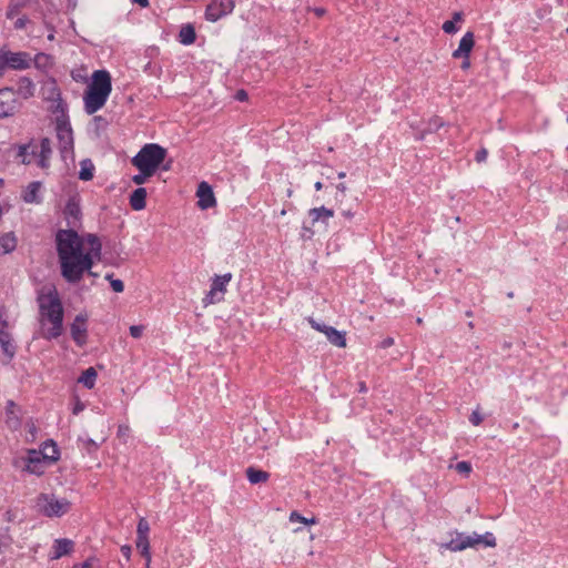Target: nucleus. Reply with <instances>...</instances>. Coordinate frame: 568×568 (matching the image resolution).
Instances as JSON below:
<instances>
[{"label":"nucleus","instance_id":"obj_1","mask_svg":"<svg viewBox=\"0 0 568 568\" xmlns=\"http://www.w3.org/2000/svg\"><path fill=\"white\" fill-rule=\"evenodd\" d=\"M57 253L61 276L70 284L79 283L91 271L93 261L83 252V239L73 229L59 230L55 234Z\"/></svg>","mask_w":568,"mask_h":568},{"label":"nucleus","instance_id":"obj_2","mask_svg":"<svg viewBox=\"0 0 568 568\" xmlns=\"http://www.w3.org/2000/svg\"><path fill=\"white\" fill-rule=\"evenodd\" d=\"M38 302L41 325L44 326L45 322L51 324V327L43 331L41 336L48 341L58 338L63 331V306L58 292L52 290L47 295L39 296Z\"/></svg>","mask_w":568,"mask_h":568},{"label":"nucleus","instance_id":"obj_3","mask_svg":"<svg viewBox=\"0 0 568 568\" xmlns=\"http://www.w3.org/2000/svg\"><path fill=\"white\" fill-rule=\"evenodd\" d=\"M60 459V450L52 439H47L40 449H28L26 456L21 457L22 470L28 474L42 476L48 466Z\"/></svg>","mask_w":568,"mask_h":568},{"label":"nucleus","instance_id":"obj_4","mask_svg":"<svg viewBox=\"0 0 568 568\" xmlns=\"http://www.w3.org/2000/svg\"><path fill=\"white\" fill-rule=\"evenodd\" d=\"M112 91L111 75L106 70H97L92 74V81L84 91V110L93 114L102 109Z\"/></svg>","mask_w":568,"mask_h":568},{"label":"nucleus","instance_id":"obj_5","mask_svg":"<svg viewBox=\"0 0 568 568\" xmlns=\"http://www.w3.org/2000/svg\"><path fill=\"white\" fill-rule=\"evenodd\" d=\"M166 155L165 148L156 143H148L132 158V164L135 168H143L145 172L155 173Z\"/></svg>","mask_w":568,"mask_h":568},{"label":"nucleus","instance_id":"obj_6","mask_svg":"<svg viewBox=\"0 0 568 568\" xmlns=\"http://www.w3.org/2000/svg\"><path fill=\"white\" fill-rule=\"evenodd\" d=\"M478 545L490 548L496 547L497 541L495 535L490 531H487L484 535H478L476 532L471 535L456 532V537L446 542L444 547L450 551L457 552L467 548H475Z\"/></svg>","mask_w":568,"mask_h":568},{"label":"nucleus","instance_id":"obj_7","mask_svg":"<svg viewBox=\"0 0 568 568\" xmlns=\"http://www.w3.org/2000/svg\"><path fill=\"white\" fill-rule=\"evenodd\" d=\"M36 508L45 517H62L71 509V503L65 498H57L54 494L41 493L36 499Z\"/></svg>","mask_w":568,"mask_h":568},{"label":"nucleus","instance_id":"obj_8","mask_svg":"<svg viewBox=\"0 0 568 568\" xmlns=\"http://www.w3.org/2000/svg\"><path fill=\"white\" fill-rule=\"evenodd\" d=\"M55 132L60 155L62 160L65 161L69 156H73L74 154V139L70 121L64 114L57 118Z\"/></svg>","mask_w":568,"mask_h":568},{"label":"nucleus","instance_id":"obj_9","mask_svg":"<svg viewBox=\"0 0 568 568\" xmlns=\"http://www.w3.org/2000/svg\"><path fill=\"white\" fill-rule=\"evenodd\" d=\"M0 51L3 54L9 70L23 71L29 69L32 64V58L29 52L11 51L6 48H1Z\"/></svg>","mask_w":568,"mask_h":568},{"label":"nucleus","instance_id":"obj_10","mask_svg":"<svg viewBox=\"0 0 568 568\" xmlns=\"http://www.w3.org/2000/svg\"><path fill=\"white\" fill-rule=\"evenodd\" d=\"M308 216L311 217V225L303 224L302 226V236L306 239H312L314 235L313 226L315 223H322L326 227L331 217L334 216V211L332 209H327L325 206L313 207L308 211Z\"/></svg>","mask_w":568,"mask_h":568},{"label":"nucleus","instance_id":"obj_11","mask_svg":"<svg viewBox=\"0 0 568 568\" xmlns=\"http://www.w3.org/2000/svg\"><path fill=\"white\" fill-rule=\"evenodd\" d=\"M21 106L16 97L14 89L6 87L0 89V119L12 116Z\"/></svg>","mask_w":568,"mask_h":568},{"label":"nucleus","instance_id":"obj_12","mask_svg":"<svg viewBox=\"0 0 568 568\" xmlns=\"http://www.w3.org/2000/svg\"><path fill=\"white\" fill-rule=\"evenodd\" d=\"M88 316L87 314H78L74 321L70 325L71 337L74 343L82 347L87 344L88 338V327H87Z\"/></svg>","mask_w":568,"mask_h":568},{"label":"nucleus","instance_id":"obj_13","mask_svg":"<svg viewBox=\"0 0 568 568\" xmlns=\"http://www.w3.org/2000/svg\"><path fill=\"white\" fill-rule=\"evenodd\" d=\"M197 205L202 210H207L216 205V200L211 185L207 182H201L197 186Z\"/></svg>","mask_w":568,"mask_h":568},{"label":"nucleus","instance_id":"obj_14","mask_svg":"<svg viewBox=\"0 0 568 568\" xmlns=\"http://www.w3.org/2000/svg\"><path fill=\"white\" fill-rule=\"evenodd\" d=\"M68 225H75L81 219L80 200L78 196H70L63 210Z\"/></svg>","mask_w":568,"mask_h":568},{"label":"nucleus","instance_id":"obj_15","mask_svg":"<svg viewBox=\"0 0 568 568\" xmlns=\"http://www.w3.org/2000/svg\"><path fill=\"white\" fill-rule=\"evenodd\" d=\"M51 140L49 138H42L40 140V151L39 153L34 150L31 151L32 155L38 156V165L41 169H49L50 166V159L52 156V146H51Z\"/></svg>","mask_w":568,"mask_h":568},{"label":"nucleus","instance_id":"obj_16","mask_svg":"<svg viewBox=\"0 0 568 568\" xmlns=\"http://www.w3.org/2000/svg\"><path fill=\"white\" fill-rule=\"evenodd\" d=\"M474 45H475L474 33L471 31H468L460 39L458 48L452 54L453 58L454 59L469 58Z\"/></svg>","mask_w":568,"mask_h":568},{"label":"nucleus","instance_id":"obj_17","mask_svg":"<svg viewBox=\"0 0 568 568\" xmlns=\"http://www.w3.org/2000/svg\"><path fill=\"white\" fill-rule=\"evenodd\" d=\"M42 187V183L40 181H33L27 185V187L22 192V200L29 204H40L42 203V196L40 194V190Z\"/></svg>","mask_w":568,"mask_h":568},{"label":"nucleus","instance_id":"obj_18","mask_svg":"<svg viewBox=\"0 0 568 568\" xmlns=\"http://www.w3.org/2000/svg\"><path fill=\"white\" fill-rule=\"evenodd\" d=\"M6 424L12 428L17 429L21 426V417H20V408L19 406L12 400L9 399L6 403Z\"/></svg>","mask_w":568,"mask_h":568},{"label":"nucleus","instance_id":"obj_19","mask_svg":"<svg viewBox=\"0 0 568 568\" xmlns=\"http://www.w3.org/2000/svg\"><path fill=\"white\" fill-rule=\"evenodd\" d=\"M16 97L24 100L32 98L36 93V84L28 77H20L17 81V89L14 90Z\"/></svg>","mask_w":568,"mask_h":568},{"label":"nucleus","instance_id":"obj_20","mask_svg":"<svg viewBox=\"0 0 568 568\" xmlns=\"http://www.w3.org/2000/svg\"><path fill=\"white\" fill-rule=\"evenodd\" d=\"M74 547V542L71 539L60 538L54 540L52 546L51 559H59L62 556L69 555Z\"/></svg>","mask_w":568,"mask_h":568},{"label":"nucleus","instance_id":"obj_21","mask_svg":"<svg viewBox=\"0 0 568 568\" xmlns=\"http://www.w3.org/2000/svg\"><path fill=\"white\" fill-rule=\"evenodd\" d=\"M84 240L87 241V243L90 246L89 251L84 252V255H89L91 257V260L93 261V263L95 261H100V258H101V251H102V244H101V241L98 237V235L92 234V233H88L84 236Z\"/></svg>","mask_w":568,"mask_h":568},{"label":"nucleus","instance_id":"obj_22","mask_svg":"<svg viewBox=\"0 0 568 568\" xmlns=\"http://www.w3.org/2000/svg\"><path fill=\"white\" fill-rule=\"evenodd\" d=\"M84 240L87 241V243L90 246L89 251L84 252V255H89L91 257V260L93 261V263L95 261H100V258H101V251H102V244H101V241L98 237V235L92 234V233H88L84 236Z\"/></svg>","mask_w":568,"mask_h":568},{"label":"nucleus","instance_id":"obj_23","mask_svg":"<svg viewBox=\"0 0 568 568\" xmlns=\"http://www.w3.org/2000/svg\"><path fill=\"white\" fill-rule=\"evenodd\" d=\"M146 190L144 187L135 189L129 199L130 206L134 211H141L146 206Z\"/></svg>","mask_w":568,"mask_h":568},{"label":"nucleus","instance_id":"obj_24","mask_svg":"<svg viewBox=\"0 0 568 568\" xmlns=\"http://www.w3.org/2000/svg\"><path fill=\"white\" fill-rule=\"evenodd\" d=\"M17 236L13 232L4 233L0 236V256L13 252L17 247Z\"/></svg>","mask_w":568,"mask_h":568},{"label":"nucleus","instance_id":"obj_25","mask_svg":"<svg viewBox=\"0 0 568 568\" xmlns=\"http://www.w3.org/2000/svg\"><path fill=\"white\" fill-rule=\"evenodd\" d=\"M325 328L324 334L326 335L327 339L331 344L337 346V347H345L346 346V338L345 334L343 332L337 331L333 326L323 325Z\"/></svg>","mask_w":568,"mask_h":568},{"label":"nucleus","instance_id":"obj_26","mask_svg":"<svg viewBox=\"0 0 568 568\" xmlns=\"http://www.w3.org/2000/svg\"><path fill=\"white\" fill-rule=\"evenodd\" d=\"M0 345L9 361L12 359L16 355V345L13 344L11 334L8 331H0Z\"/></svg>","mask_w":568,"mask_h":568},{"label":"nucleus","instance_id":"obj_27","mask_svg":"<svg viewBox=\"0 0 568 568\" xmlns=\"http://www.w3.org/2000/svg\"><path fill=\"white\" fill-rule=\"evenodd\" d=\"M246 478L252 485H256L260 483H265L270 478V473L255 468L253 466L247 467L245 470Z\"/></svg>","mask_w":568,"mask_h":568},{"label":"nucleus","instance_id":"obj_28","mask_svg":"<svg viewBox=\"0 0 568 568\" xmlns=\"http://www.w3.org/2000/svg\"><path fill=\"white\" fill-rule=\"evenodd\" d=\"M178 38L180 43L184 45L193 44L196 40L195 28L191 23L182 26Z\"/></svg>","mask_w":568,"mask_h":568},{"label":"nucleus","instance_id":"obj_29","mask_svg":"<svg viewBox=\"0 0 568 568\" xmlns=\"http://www.w3.org/2000/svg\"><path fill=\"white\" fill-rule=\"evenodd\" d=\"M232 280L231 273H225L223 275H215L212 278L211 287L213 291L217 292L220 295L224 296L226 292V286Z\"/></svg>","mask_w":568,"mask_h":568},{"label":"nucleus","instance_id":"obj_30","mask_svg":"<svg viewBox=\"0 0 568 568\" xmlns=\"http://www.w3.org/2000/svg\"><path fill=\"white\" fill-rule=\"evenodd\" d=\"M98 373L94 367H89L82 372L78 378V383L82 384L85 388L92 389L95 386Z\"/></svg>","mask_w":568,"mask_h":568},{"label":"nucleus","instance_id":"obj_31","mask_svg":"<svg viewBox=\"0 0 568 568\" xmlns=\"http://www.w3.org/2000/svg\"><path fill=\"white\" fill-rule=\"evenodd\" d=\"M94 176V165L90 159L80 162L79 179L82 181H91Z\"/></svg>","mask_w":568,"mask_h":568},{"label":"nucleus","instance_id":"obj_32","mask_svg":"<svg viewBox=\"0 0 568 568\" xmlns=\"http://www.w3.org/2000/svg\"><path fill=\"white\" fill-rule=\"evenodd\" d=\"M136 548L140 550L142 557L146 559V568L151 561L150 541L149 537H136Z\"/></svg>","mask_w":568,"mask_h":568},{"label":"nucleus","instance_id":"obj_33","mask_svg":"<svg viewBox=\"0 0 568 568\" xmlns=\"http://www.w3.org/2000/svg\"><path fill=\"white\" fill-rule=\"evenodd\" d=\"M221 18H223V14L221 13L219 7L216 4H214V2H211L210 4L206 6L205 19L207 21L216 22Z\"/></svg>","mask_w":568,"mask_h":568},{"label":"nucleus","instance_id":"obj_34","mask_svg":"<svg viewBox=\"0 0 568 568\" xmlns=\"http://www.w3.org/2000/svg\"><path fill=\"white\" fill-rule=\"evenodd\" d=\"M23 7H24L23 1H10L7 7V12H6L7 19L11 20L14 17H17Z\"/></svg>","mask_w":568,"mask_h":568},{"label":"nucleus","instance_id":"obj_35","mask_svg":"<svg viewBox=\"0 0 568 568\" xmlns=\"http://www.w3.org/2000/svg\"><path fill=\"white\" fill-rule=\"evenodd\" d=\"M212 2L219 7L223 17L230 14L235 6L233 0H213Z\"/></svg>","mask_w":568,"mask_h":568},{"label":"nucleus","instance_id":"obj_36","mask_svg":"<svg viewBox=\"0 0 568 568\" xmlns=\"http://www.w3.org/2000/svg\"><path fill=\"white\" fill-rule=\"evenodd\" d=\"M140 172L132 176V182L136 185H142L146 180L152 176L153 172H145L143 168H136Z\"/></svg>","mask_w":568,"mask_h":568},{"label":"nucleus","instance_id":"obj_37","mask_svg":"<svg viewBox=\"0 0 568 568\" xmlns=\"http://www.w3.org/2000/svg\"><path fill=\"white\" fill-rule=\"evenodd\" d=\"M290 521L302 523L305 525H312V524H316V518L315 517H312L310 519L305 518L298 511L294 510L290 514Z\"/></svg>","mask_w":568,"mask_h":568},{"label":"nucleus","instance_id":"obj_38","mask_svg":"<svg viewBox=\"0 0 568 568\" xmlns=\"http://www.w3.org/2000/svg\"><path fill=\"white\" fill-rule=\"evenodd\" d=\"M150 525L144 517H141L136 526V537H149Z\"/></svg>","mask_w":568,"mask_h":568},{"label":"nucleus","instance_id":"obj_39","mask_svg":"<svg viewBox=\"0 0 568 568\" xmlns=\"http://www.w3.org/2000/svg\"><path fill=\"white\" fill-rule=\"evenodd\" d=\"M444 125H445V123L440 118L434 116L428 121V123L426 125V132H428L429 134L434 133V132L438 131L440 128H443Z\"/></svg>","mask_w":568,"mask_h":568},{"label":"nucleus","instance_id":"obj_40","mask_svg":"<svg viewBox=\"0 0 568 568\" xmlns=\"http://www.w3.org/2000/svg\"><path fill=\"white\" fill-rule=\"evenodd\" d=\"M223 300V296L220 295L217 292L213 291L212 287H210V291L206 293L205 297L203 298L204 305L209 304H215Z\"/></svg>","mask_w":568,"mask_h":568},{"label":"nucleus","instance_id":"obj_41","mask_svg":"<svg viewBox=\"0 0 568 568\" xmlns=\"http://www.w3.org/2000/svg\"><path fill=\"white\" fill-rule=\"evenodd\" d=\"M105 280L110 281V285L115 293H122L124 291V283L119 278H113L112 274H106Z\"/></svg>","mask_w":568,"mask_h":568},{"label":"nucleus","instance_id":"obj_42","mask_svg":"<svg viewBox=\"0 0 568 568\" xmlns=\"http://www.w3.org/2000/svg\"><path fill=\"white\" fill-rule=\"evenodd\" d=\"M456 470H457L458 473H460V474H466V475H468V474L471 471V465H470V463L465 462V460H463V462H458V463L456 464Z\"/></svg>","mask_w":568,"mask_h":568},{"label":"nucleus","instance_id":"obj_43","mask_svg":"<svg viewBox=\"0 0 568 568\" xmlns=\"http://www.w3.org/2000/svg\"><path fill=\"white\" fill-rule=\"evenodd\" d=\"M442 29H443V31L445 33H448V34H453V33H456L458 31V28L456 27V24L452 20L445 21L443 23Z\"/></svg>","mask_w":568,"mask_h":568},{"label":"nucleus","instance_id":"obj_44","mask_svg":"<svg viewBox=\"0 0 568 568\" xmlns=\"http://www.w3.org/2000/svg\"><path fill=\"white\" fill-rule=\"evenodd\" d=\"M83 445L89 454L95 453L99 448V445L92 438L84 439Z\"/></svg>","mask_w":568,"mask_h":568},{"label":"nucleus","instance_id":"obj_45","mask_svg":"<svg viewBox=\"0 0 568 568\" xmlns=\"http://www.w3.org/2000/svg\"><path fill=\"white\" fill-rule=\"evenodd\" d=\"M144 332V326L143 325H132L130 326V335L133 337V338H140L142 336Z\"/></svg>","mask_w":568,"mask_h":568},{"label":"nucleus","instance_id":"obj_46","mask_svg":"<svg viewBox=\"0 0 568 568\" xmlns=\"http://www.w3.org/2000/svg\"><path fill=\"white\" fill-rule=\"evenodd\" d=\"M484 417L481 416V414L478 412V410H474L471 413V415L469 416V422L474 425V426H478L481 424Z\"/></svg>","mask_w":568,"mask_h":568},{"label":"nucleus","instance_id":"obj_47","mask_svg":"<svg viewBox=\"0 0 568 568\" xmlns=\"http://www.w3.org/2000/svg\"><path fill=\"white\" fill-rule=\"evenodd\" d=\"M487 156H488V151L485 148H480L475 154V160L478 163H483L487 160Z\"/></svg>","mask_w":568,"mask_h":568},{"label":"nucleus","instance_id":"obj_48","mask_svg":"<svg viewBox=\"0 0 568 568\" xmlns=\"http://www.w3.org/2000/svg\"><path fill=\"white\" fill-rule=\"evenodd\" d=\"M27 23H29V19L27 16H22L20 18H18L14 22V29L16 30H22L26 28Z\"/></svg>","mask_w":568,"mask_h":568},{"label":"nucleus","instance_id":"obj_49","mask_svg":"<svg viewBox=\"0 0 568 568\" xmlns=\"http://www.w3.org/2000/svg\"><path fill=\"white\" fill-rule=\"evenodd\" d=\"M97 561L95 557H89L82 564L74 565L72 568H93V562Z\"/></svg>","mask_w":568,"mask_h":568},{"label":"nucleus","instance_id":"obj_50","mask_svg":"<svg viewBox=\"0 0 568 568\" xmlns=\"http://www.w3.org/2000/svg\"><path fill=\"white\" fill-rule=\"evenodd\" d=\"M32 142H29V143H26V144H21L18 146V156H24V155H29V149L31 146Z\"/></svg>","mask_w":568,"mask_h":568},{"label":"nucleus","instance_id":"obj_51","mask_svg":"<svg viewBox=\"0 0 568 568\" xmlns=\"http://www.w3.org/2000/svg\"><path fill=\"white\" fill-rule=\"evenodd\" d=\"M121 554L126 559V561H130L131 555H132V547L130 545H123L121 546Z\"/></svg>","mask_w":568,"mask_h":568},{"label":"nucleus","instance_id":"obj_52","mask_svg":"<svg viewBox=\"0 0 568 568\" xmlns=\"http://www.w3.org/2000/svg\"><path fill=\"white\" fill-rule=\"evenodd\" d=\"M17 518V514L14 510L12 509H8L4 511L3 514V519L7 521V523H12Z\"/></svg>","mask_w":568,"mask_h":568},{"label":"nucleus","instance_id":"obj_53","mask_svg":"<svg viewBox=\"0 0 568 568\" xmlns=\"http://www.w3.org/2000/svg\"><path fill=\"white\" fill-rule=\"evenodd\" d=\"M235 99L237 101H241V102H244L248 99V94L245 90L241 89V90H237L236 93H235Z\"/></svg>","mask_w":568,"mask_h":568},{"label":"nucleus","instance_id":"obj_54","mask_svg":"<svg viewBox=\"0 0 568 568\" xmlns=\"http://www.w3.org/2000/svg\"><path fill=\"white\" fill-rule=\"evenodd\" d=\"M84 404L80 400V399H77L73 408H72V413L74 415H78L79 413H81L83 409H84Z\"/></svg>","mask_w":568,"mask_h":568},{"label":"nucleus","instance_id":"obj_55","mask_svg":"<svg viewBox=\"0 0 568 568\" xmlns=\"http://www.w3.org/2000/svg\"><path fill=\"white\" fill-rule=\"evenodd\" d=\"M49 59V55L45 53H38L34 57V63L39 65L40 63H44V60Z\"/></svg>","mask_w":568,"mask_h":568},{"label":"nucleus","instance_id":"obj_56","mask_svg":"<svg viewBox=\"0 0 568 568\" xmlns=\"http://www.w3.org/2000/svg\"><path fill=\"white\" fill-rule=\"evenodd\" d=\"M427 134H429V133H428V132H426V128H425V129H423V130H418V131H416V133H415L414 138H415V140H417V141H423Z\"/></svg>","mask_w":568,"mask_h":568},{"label":"nucleus","instance_id":"obj_57","mask_svg":"<svg viewBox=\"0 0 568 568\" xmlns=\"http://www.w3.org/2000/svg\"><path fill=\"white\" fill-rule=\"evenodd\" d=\"M310 324L313 328H315L318 332L324 333L325 328L323 327L324 324L317 323L315 320L310 318Z\"/></svg>","mask_w":568,"mask_h":568},{"label":"nucleus","instance_id":"obj_58","mask_svg":"<svg viewBox=\"0 0 568 568\" xmlns=\"http://www.w3.org/2000/svg\"><path fill=\"white\" fill-rule=\"evenodd\" d=\"M394 344V339L392 337H387L382 342V347L387 348Z\"/></svg>","mask_w":568,"mask_h":568},{"label":"nucleus","instance_id":"obj_59","mask_svg":"<svg viewBox=\"0 0 568 568\" xmlns=\"http://www.w3.org/2000/svg\"><path fill=\"white\" fill-rule=\"evenodd\" d=\"M462 20H463V12H460V11L454 12L452 21H454V23L456 24V22H459Z\"/></svg>","mask_w":568,"mask_h":568},{"label":"nucleus","instance_id":"obj_60","mask_svg":"<svg viewBox=\"0 0 568 568\" xmlns=\"http://www.w3.org/2000/svg\"><path fill=\"white\" fill-rule=\"evenodd\" d=\"M132 2L139 4L142 8H146L150 4L149 0H132Z\"/></svg>","mask_w":568,"mask_h":568},{"label":"nucleus","instance_id":"obj_61","mask_svg":"<svg viewBox=\"0 0 568 568\" xmlns=\"http://www.w3.org/2000/svg\"><path fill=\"white\" fill-rule=\"evenodd\" d=\"M342 215L347 220H352L354 217V213L351 210H344Z\"/></svg>","mask_w":568,"mask_h":568},{"label":"nucleus","instance_id":"obj_62","mask_svg":"<svg viewBox=\"0 0 568 568\" xmlns=\"http://www.w3.org/2000/svg\"><path fill=\"white\" fill-rule=\"evenodd\" d=\"M463 59H464V60H463V62H462V69H463V70H467V69H469V67H470V60H469V58H463Z\"/></svg>","mask_w":568,"mask_h":568},{"label":"nucleus","instance_id":"obj_63","mask_svg":"<svg viewBox=\"0 0 568 568\" xmlns=\"http://www.w3.org/2000/svg\"><path fill=\"white\" fill-rule=\"evenodd\" d=\"M314 13L317 16V17H323L326 12V10L324 8H314Z\"/></svg>","mask_w":568,"mask_h":568},{"label":"nucleus","instance_id":"obj_64","mask_svg":"<svg viewBox=\"0 0 568 568\" xmlns=\"http://www.w3.org/2000/svg\"><path fill=\"white\" fill-rule=\"evenodd\" d=\"M0 331H8V322L3 318H0Z\"/></svg>","mask_w":568,"mask_h":568}]
</instances>
